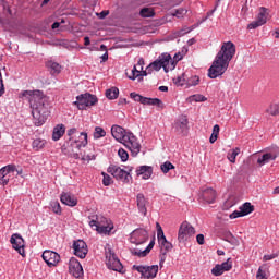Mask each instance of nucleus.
Returning <instances> with one entry per match:
<instances>
[{
  "mask_svg": "<svg viewBox=\"0 0 279 279\" xmlns=\"http://www.w3.org/2000/svg\"><path fill=\"white\" fill-rule=\"evenodd\" d=\"M21 96L25 97L29 102L35 125H37V128L45 125L49 117V104L43 92L38 89L24 90L21 93Z\"/></svg>",
  "mask_w": 279,
  "mask_h": 279,
  "instance_id": "f257e3e1",
  "label": "nucleus"
},
{
  "mask_svg": "<svg viewBox=\"0 0 279 279\" xmlns=\"http://www.w3.org/2000/svg\"><path fill=\"white\" fill-rule=\"evenodd\" d=\"M235 53L236 46H234V43H223L211 66L208 69V77H210V80H217V77H221V75L228 71L230 61L234 58Z\"/></svg>",
  "mask_w": 279,
  "mask_h": 279,
  "instance_id": "f03ea898",
  "label": "nucleus"
},
{
  "mask_svg": "<svg viewBox=\"0 0 279 279\" xmlns=\"http://www.w3.org/2000/svg\"><path fill=\"white\" fill-rule=\"evenodd\" d=\"M177 65L178 61L173 60V58H171V54L169 53L160 54L158 59L150 63V66L153 68L154 71H160V69H163L165 73L173 71Z\"/></svg>",
  "mask_w": 279,
  "mask_h": 279,
  "instance_id": "7ed1b4c3",
  "label": "nucleus"
},
{
  "mask_svg": "<svg viewBox=\"0 0 279 279\" xmlns=\"http://www.w3.org/2000/svg\"><path fill=\"white\" fill-rule=\"evenodd\" d=\"M128 170H123L121 167L117 165H110L107 169V173H110V175H113L118 182H123V184H130V181L132 180V170L133 167H126Z\"/></svg>",
  "mask_w": 279,
  "mask_h": 279,
  "instance_id": "20e7f679",
  "label": "nucleus"
},
{
  "mask_svg": "<svg viewBox=\"0 0 279 279\" xmlns=\"http://www.w3.org/2000/svg\"><path fill=\"white\" fill-rule=\"evenodd\" d=\"M98 101L99 99L95 95L85 93L76 96V100L73 105L76 106L78 110H86V108L95 106Z\"/></svg>",
  "mask_w": 279,
  "mask_h": 279,
  "instance_id": "39448f33",
  "label": "nucleus"
},
{
  "mask_svg": "<svg viewBox=\"0 0 279 279\" xmlns=\"http://www.w3.org/2000/svg\"><path fill=\"white\" fill-rule=\"evenodd\" d=\"M195 236V227L189 221H183L179 228L178 241L179 243H186Z\"/></svg>",
  "mask_w": 279,
  "mask_h": 279,
  "instance_id": "423d86ee",
  "label": "nucleus"
},
{
  "mask_svg": "<svg viewBox=\"0 0 279 279\" xmlns=\"http://www.w3.org/2000/svg\"><path fill=\"white\" fill-rule=\"evenodd\" d=\"M131 99H134V101H138L140 104H143V106H157V108H161V110L165 108V102L160 100V98H149L142 96L136 93L130 94Z\"/></svg>",
  "mask_w": 279,
  "mask_h": 279,
  "instance_id": "0eeeda50",
  "label": "nucleus"
},
{
  "mask_svg": "<svg viewBox=\"0 0 279 279\" xmlns=\"http://www.w3.org/2000/svg\"><path fill=\"white\" fill-rule=\"evenodd\" d=\"M123 145L131 150L132 156L136 157L141 154V144L134 133L128 132L126 137L123 141Z\"/></svg>",
  "mask_w": 279,
  "mask_h": 279,
  "instance_id": "6e6552de",
  "label": "nucleus"
},
{
  "mask_svg": "<svg viewBox=\"0 0 279 279\" xmlns=\"http://www.w3.org/2000/svg\"><path fill=\"white\" fill-rule=\"evenodd\" d=\"M133 269H135V271H138V274H141V278L143 279H154L156 278V276H158V265H133Z\"/></svg>",
  "mask_w": 279,
  "mask_h": 279,
  "instance_id": "1a4fd4ad",
  "label": "nucleus"
},
{
  "mask_svg": "<svg viewBox=\"0 0 279 279\" xmlns=\"http://www.w3.org/2000/svg\"><path fill=\"white\" fill-rule=\"evenodd\" d=\"M16 171V166L8 165L0 169V186H8L10 180L14 178V172Z\"/></svg>",
  "mask_w": 279,
  "mask_h": 279,
  "instance_id": "9d476101",
  "label": "nucleus"
},
{
  "mask_svg": "<svg viewBox=\"0 0 279 279\" xmlns=\"http://www.w3.org/2000/svg\"><path fill=\"white\" fill-rule=\"evenodd\" d=\"M10 243L13 250H15L20 256L25 258V240H23V236L19 233H14L11 235Z\"/></svg>",
  "mask_w": 279,
  "mask_h": 279,
  "instance_id": "9b49d317",
  "label": "nucleus"
},
{
  "mask_svg": "<svg viewBox=\"0 0 279 279\" xmlns=\"http://www.w3.org/2000/svg\"><path fill=\"white\" fill-rule=\"evenodd\" d=\"M173 128H174L177 134L186 136V134H189V118L184 114L180 116L174 121Z\"/></svg>",
  "mask_w": 279,
  "mask_h": 279,
  "instance_id": "f8f14e48",
  "label": "nucleus"
},
{
  "mask_svg": "<svg viewBox=\"0 0 279 279\" xmlns=\"http://www.w3.org/2000/svg\"><path fill=\"white\" fill-rule=\"evenodd\" d=\"M157 239L162 252L168 253L173 250V244L167 241V236H165V231H162V227L158 222H157Z\"/></svg>",
  "mask_w": 279,
  "mask_h": 279,
  "instance_id": "ddd939ff",
  "label": "nucleus"
},
{
  "mask_svg": "<svg viewBox=\"0 0 279 279\" xmlns=\"http://www.w3.org/2000/svg\"><path fill=\"white\" fill-rule=\"evenodd\" d=\"M69 141L72 151H75V149L80 151L82 147H86V145H88V133L81 132L78 140H73V137H70Z\"/></svg>",
  "mask_w": 279,
  "mask_h": 279,
  "instance_id": "4468645a",
  "label": "nucleus"
},
{
  "mask_svg": "<svg viewBox=\"0 0 279 279\" xmlns=\"http://www.w3.org/2000/svg\"><path fill=\"white\" fill-rule=\"evenodd\" d=\"M267 23V8L262 7L257 19L247 25V29H257Z\"/></svg>",
  "mask_w": 279,
  "mask_h": 279,
  "instance_id": "2eb2a0df",
  "label": "nucleus"
},
{
  "mask_svg": "<svg viewBox=\"0 0 279 279\" xmlns=\"http://www.w3.org/2000/svg\"><path fill=\"white\" fill-rule=\"evenodd\" d=\"M69 272L72 274L74 278H82L84 276V268H82V264L77 258H70Z\"/></svg>",
  "mask_w": 279,
  "mask_h": 279,
  "instance_id": "dca6fc26",
  "label": "nucleus"
},
{
  "mask_svg": "<svg viewBox=\"0 0 279 279\" xmlns=\"http://www.w3.org/2000/svg\"><path fill=\"white\" fill-rule=\"evenodd\" d=\"M132 243L135 245H143V243H147V240L149 239V233L145 229H135L132 232Z\"/></svg>",
  "mask_w": 279,
  "mask_h": 279,
  "instance_id": "f3484780",
  "label": "nucleus"
},
{
  "mask_svg": "<svg viewBox=\"0 0 279 279\" xmlns=\"http://www.w3.org/2000/svg\"><path fill=\"white\" fill-rule=\"evenodd\" d=\"M251 213H254V206L252 203L246 202L240 206V210L233 211L229 217L230 219H239V217H246V215H251Z\"/></svg>",
  "mask_w": 279,
  "mask_h": 279,
  "instance_id": "a211bd4d",
  "label": "nucleus"
},
{
  "mask_svg": "<svg viewBox=\"0 0 279 279\" xmlns=\"http://www.w3.org/2000/svg\"><path fill=\"white\" fill-rule=\"evenodd\" d=\"M73 250L74 254L78 258H86V255L88 254V245L84 240H76L73 242Z\"/></svg>",
  "mask_w": 279,
  "mask_h": 279,
  "instance_id": "6ab92c4d",
  "label": "nucleus"
},
{
  "mask_svg": "<svg viewBox=\"0 0 279 279\" xmlns=\"http://www.w3.org/2000/svg\"><path fill=\"white\" fill-rule=\"evenodd\" d=\"M41 256L48 267H56L60 263V254L57 252L45 251Z\"/></svg>",
  "mask_w": 279,
  "mask_h": 279,
  "instance_id": "aec40b11",
  "label": "nucleus"
},
{
  "mask_svg": "<svg viewBox=\"0 0 279 279\" xmlns=\"http://www.w3.org/2000/svg\"><path fill=\"white\" fill-rule=\"evenodd\" d=\"M111 136L118 141V143H123L125 138H128V132H125V129L119 125H113L111 128Z\"/></svg>",
  "mask_w": 279,
  "mask_h": 279,
  "instance_id": "412c9836",
  "label": "nucleus"
},
{
  "mask_svg": "<svg viewBox=\"0 0 279 279\" xmlns=\"http://www.w3.org/2000/svg\"><path fill=\"white\" fill-rule=\"evenodd\" d=\"M201 197L206 204H215L217 199V192L213 187H207L202 191Z\"/></svg>",
  "mask_w": 279,
  "mask_h": 279,
  "instance_id": "4be33fe9",
  "label": "nucleus"
},
{
  "mask_svg": "<svg viewBox=\"0 0 279 279\" xmlns=\"http://www.w3.org/2000/svg\"><path fill=\"white\" fill-rule=\"evenodd\" d=\"M154 173L151 166H140L136 169V175H142L143 180H149Z\"/></svg>",
  "mask_w": 279,
  "mask_h": 279,
  "instance_id": "5701e85b",
  "label": "nucleus"
},
{
  "mask_svg": "<svg viewBox=\"0 0 279 279\" xmlns=\"http://www.w3.org/2000/svg\"><path fill=\"white\" fill-rule=\"evenodd\" d=\"M136 202L138 211L145 217V215H147V198H145L143 193H140L136 196Z\"/></svg>",
  "mask_w": 279,
  "mask_h": 279,
  "instance_id": "b1692460",
  "label": "nucleus"
},
{
  "mask_svg": "<svg viewBox=\"0 0 279 279\" xmlns=\"http://www.w3.org/2000/svg\"><path fill=\"white\" fill-rule=\"evenodd\" d=\"M60 199L65 206H77V198L73 196L71 193L63 192L61 194Z\"/></svg>",
  "mask_w": 279,
  "mask_h": 279,
  "instance_id": "393cba45",
  "label": "nucleus"
},
{
  "mask_svg": "<svg viewBox=\"0 0 279 279\" xmlns=\"http://www.w3.org/2000/svg\"><path fill=\"white\" fill-rule=\"evenodd\" d=\"M46 68L52 75H60V73H62V65L56 61H47Z\"/></svg>",
  "mask_w": 279,
  "mask_h": 279,
  "instance_id": "a878e982",
  "label": "nucleus"
},
{
  "mask_svg": "<svg viewBox=\"0 0 279 279\" xmlns=\"http://www.w3.org/2000/svg\"><path fill=\"white\" fill-rule=\"evenodd\" d=\"M277 158L278 155L276 153H266L257 159V163L259 165V167H263L265 165H268V162H271V160H276Z\"/></svg>",
  "mask_w": 279,
  "mask_h": 279,
  "instance_id": "bb28decb",
  "label": "nucleus"
},
{
  "mask_svg": "<svg viewBox=\"0 0 279 279\" xmlns=\"http://www.w3.org/2000/svg\"><path fill=\"white\" fill-rule=\"evenodd\" d=\"M65 132L66 126H64V124H57L52 131V141H60L64 136Z\"/></svg>",
  "mask_w": 279,
  "mask_h": 279,
  "instance_id": "cd10ccee",
  "label": "nucleus"
},
{
  "mask_svg": "<svg viewBox=\"0 0 279 279\" xmlns=\"http://www.w3.org/2000/svg\"><path fill=\"white\" fill-rule=\"evenodd\" d=\"M108 269H112V271H119L121 272L123 270V264H121V260H119V257H114L112 259H109L106 263Z\"/></svg>",
  "mask_w": 279,
  "mask_h": 279,
  "instance_id": "c85d7f7f",
  "label": "nucleus"
},
{
  "mask_svg": "<svg viewBox=\"0 0 279 279\" xmlns=\"http://www.w3.org/2000/svg\"><path fill=\"white\" fill-rule=\"evenodd\" d=\"M193 29H195V25H192L190 27H183L179 31H174L172 34L174 38H182V36H185V34H191Z\"/></svg>",
  "mask_w": 279,
  "mask_h": 279,
  "instance_id": "c756f323",
  "label": "nucleus"
},
{
  "mask_svg": "<svg viewBox=\"0 0 279 279\" xmlns=\"http://www.w3.org/2000/svg\"><path fill=\"white\" fill-rule=\"evenodd\" d=\"M45 145H47V141L41 138H36L32 143V147L35 151H40V149H44Z\"/></svg>",
  "mask_w": 279,
  "mask_h": 279,
  "instance_id": "7c9ffc66",
  "label": "nucleus"
},
{
  "mask_svg": "<svg viewBox=\"0 0 279 279\" xmlns=\"http://www.w3.org/2000/svg\"><path fill=\"white\" fill-rule=\"evenodd\" d=\"M140 15L142 16V19H151L156 15V13L154 12V9H151V8H143L140 11Z\"/></svg>",
  "mask_w": 279,
  "mask_h": 279,
  "instance_id": "2f4dec72",
  "label": "nucleus"
},
{
  "mask_svg": "<svg viewBox=\"0 0 279 279\" xmlns=\"http://www.w3.org/2000/svg\"><path fill=\"white\" fill-rule=\"evenodd\" d=\"M241 154V148L236 147L234 149L229 150L227 154L228 160H230L232 163L236 162V156Z\"/></svg>",
  "mask_w": 279,
  "mask_h": 279,
  "instance_id": "473e14b6",
  "label": "nucleus"
},
{
  "mask_svg": "<svg viewBox=\"0 0 279 279\" xmlns=\"http://www.w3.org/2000/svg\"><path fill=\"white\" fill-rule=\"evenodd\" d=\"M106 97L107 99H117L119 97V88L117 87H111L106 90Z\"/></svg>",
  "mask_w": 279,
  "mask_h": 279,
  "instance_id": "72a5a7b5",
  "label": "nucleus"
},
{
  "mask_svg": "<svg viewBox=\"0 0 279 279\" xmlns=\"http://www.w3.org/2000/svg\"><path fill=\"white\" fill-rule=\"evenodd\" d=\"M93 136L96 141L104 138V136H106V130H104L101 126H96Z\"/></svg>",
  "mask_w": 279,
  "mask_h": 279,
  "instance_id": "f704fd0d",
  "label": "nucleus"
},
{
  "mask_svg": "<svg viewBox=\"0 0 279 279\" xmlns=\"http://www.w3.org/2000/svg\"><path fill=\"white\" fill-rule=\"evenodd\" d=\"M197 84H199V76L194 75V76H189V74H186V85L187 86H197Z\"/></svg>",
  "mask_w": 279,
  "mask_h": 279,
  "instance_id": "c9c22d12",
  "label": "nucleus"
},
{
  "mask_svg": "<svg viewBox=\"0 0 279 279\" xmlns=\"http://www.w3.org/2000/svg\"><path fill=\"white\" fill-rule=\"evenodd\" d=\"M160 169L162 173H169L171 170L175 169V166L171 163V161H165L161 166Z\"/></svg>",
  "mask_w": 279,
  "mask_h": 279,
  "instance_id": "e433bc0d",
  "label": "nucleus"
},
{
  "mask_svg": "<svg viewBox=\"0 0 279 279\" xmlns=\"http://www.w3.org/2000/svg\"><path fill=\"white\" fill-rule=\"evenodd\" d=\"M50 206L52 208V211H54L56 215H62V207L60 206V202L52 201L50 203Z\"/></svg>",
  "mask_w": 279,
  "mask_h": 279,
  "instance_id": "4c0bfd02",
  "label": "nucleus"
},
{
  "mask_svg": "<svg viewBox=\"0 0 279 279\" xmlns=\"http://www.w3.org/2000/svg\"><path fill=\"white\" fill-rule=\"evenodd\" d=\"M175 86H184L186 84V73H183L181 76H178L173 80Z\"/></svg>",
  "mask_w": 279,
  "mask_h": 279,
  "instance_id": "58836bf2",
  "label": "nucleus"
},
{
  "mask_svg": "<svg viewBox=\"0 0 279 279\" xmlns=\"http://www.w3.org/2000/svg\"><path fill=\"white\" fill-rule=\"evenodd\" d=\"M267 112H269L271 117H277V114H279V104L270 105V107L267 109Z\"/></svg>",
  "mask_w": 279,
  "mask_h": 279,
  "instance_id": "ea45409f",
  "label": "nucleus"
},
{
  "mask_svg": "<svg viewBox=\"0 0 279 279\" xmlns=\"http://www.w3.org/2000/svg\"><path fill=\"white\" fill-rule=\"evenodd\" d=\"M223 272H225V270H223V268L221 267V265H216L213 269H211V274H213V276H223Z\"/></svg>",
  "mask_w": 279,
  "mask_h": 279,
  "instance_id": "a19ab883",
  "label": "nucleus"
},
{
  "mask_svg": "<svg viewBox=\"0 0 279 279\" xmlns=\"http://www.w3.org/2000/svg\"><path fill=\"white\" fill-rule=\"evenodd\" d=\"M118 156L121 158L122 162H128V159L130 158V155L123 148L118 150Z\"/></svg>",
  "mask_w": 279,
  "mask_h": 279,
  "instance_id": "79ce46f5",
  "label": "nucleus"
},
{
  "mask_svg": "<svg viewBox=\"0 0 279 279\" xmlns=\"http://www.w3.org/2000/svg\"><path fill=\"white\" fill-rule=\"evenodd\" d=\"M187 12L189 11L186 9L180 8V9H177L172 15L177 16V19H184V16Z\"/></svg>",
  "mask_w": 279,
  "mask_h": 279,
  "instance_id": "37998d69",
  "label": "nucleus"
},
{
  "mask_svg": "<svg viewBox=\"0 0 279 279\" xmlns=\"http://www.w3.org/2000/svg\"><path fill=\"white\" fill-rule=\"evenodd\" d=\"M220 267L222 268V271H230V269H232V259L228 258L225 263L220 265Z\"/></svg>",
  "mask_w": 279,
  "mask_h": 279,
  "instance_id": "c03bdc74",
  "label": "nucleus"
},
{
  "mask_svg": "<svg viewBox=\"0 0 279 279\" xmlns=\"http://www.w3.org/2000/svg\"><path fill=\"white\" fill-rule=\"evenodd\" d=\"M96 230L100 234H108L110 232V230H112V228H110L109 226L98 225Z\"/></svg>",
  "mask_w": 279,
  "mask_h": 279,
  "instance_id": "a18cd8bd",
  "label": "nucleus"
},
{
  "mask_svg": "<svg viewBox=\"0 0 279 279\" xmlns=\"http://www.w3.org/2000/svg\"><path fill=\"white\" fill-rule=\"evenodd\" d=\"M256 279H267V270L263 267H259L256 274Z\"/></svg>",
  "mask_w": 279,
  "mask_h": 279,
  "instance_id": "49530a36",
  "label": "nucleus"
},
{
  "mask_svg": "<svg viewBox=\"0 0 279 279\" xmlns=\"http://www.w3.org/2000/svg\"><path fill=\"white\" fill-rule=\"evenodd\" d=\"M131 254L133 256H138L140 258H145V256H147L148 253L146 250H144V251L133 250V251H131Z\"/></svg>",
  "mask_w": 279,
  "mask_h": 279,
  "instance_id": "de8ad7c7",
  "label": "nucleus"
},
{
  "mask_svg": "<svg viewBox=\"0 0 279 279\" xmlns=\"http://www.w3.org/2000/svg\"><path fill=\"white\" fill-rule=\"evenodd\" d=\"M102 177H104V179H102L104 186H110V184H112V178L109 177V174L105 173V172H102Z\"/></svg>",
  "mask_w": 279,
  "mask_h": 279,
  "instance_id": "09e8293b",
  "label": "nucleus"
},
{
  "mask_svg": "<svg viewBox=\"0 0 279 279\" xmlns=\"http://www.w3.org/2000/svg\"><path fill=\"white\" fill-rule=\"evenodd\" d=\"M132 75L131 76H129V80H136V77H141V71H138L137 69H136V65H134L133 66V69H132Z\"/></svg>",
  "mask_w": 279,
  "mask_h": 279,
  "instance_id": "8fccbe9b",
  "label": "nucleus"
},
{
  "mask_svg": "<svg viewBox=\"0 0 279 279\" xmlns=\"http://www.w3.org/2000/svg\"><path fill=\"white\" fill-rule=\"evenodd\" d=\"M159 267H165V262L167 260V252L165 251H160V255H159Z\"/></svg>",
  "mask_w": 279,
  "mask_h": 279,
  "instance_id": "3c124183",
  "label": "nucleus"
},
{
  "mask_svg": "<svg viewBox=\"0 0 279 279\" xmlns=\"http://www.w3.org/2000/svg\"><path fill=\"white\" fill-rule=\"evenodd\" d=\"M112 258H117V254H114L111 248L106 250L107 262L112 260Z\"/></svg>",
  "mask_w": 279,
  "mask_h": 279,
  "instance_id": "603ef678",
  "label": "nucleus"
},
{
  "mask_svg": "<svg viewBox=\"0 0 279 279\" xmlns=\"http://www.w3.org/2000/svg\"><path fill=\"white\" fill-rule=\"evenodd\" d=\"M192 101H206V98L203 95H193L191 96Z\"/></svg>",
  "mask_w": 279,
  "mask_h": 279,
  "instance_id": "864d4df0",
  "label": "nucleus"
},
{
  "mask_svg": "<svg viewBox=\"0 0 279 279\" xmlns=\"http://www.w3.org/2000/svg\"><path fill=\"white\" fill-rule=\"evenodd\" d=\"M108 14H110V11L104 10L100 13H97V16H98V19L104 20V19H106V16H108Z\"/></svg>",
  "mask_w": 279,
  "mask_h": 279,
  "instance_id": "5fc2aeb1",
  "label": "nucleus"
},
{
  "mask_svg": "<svg viewBox=\"0 0 279 279\" xmlns=\"http://www.w3.org/2000/svg\"><path fill=\"white\" fill-rule=\"evenodd\" d=\"M196 241H197V243H198V245H204V243H205V240H204V234H197L196 235Z\"/></svg>",
  "mask_w": 279,
  "mask_h": 279,
  "instance_id": "6e6d98bb",
  "label": "nucleus"
},
{
  "mask_svg": "<svg viewBox=\"0 0 279 279\" xmlns=\"http://www.w3.org/2000/svg\"><path fill=\"white\" fill-rule=\"evenodd\" d=\"M154 245H156V241L151 240L148 246L145 248L148 254L151 252V250H154Z\"/></svg>",
  "mask_w": 279,
  "mask_h": 279,
  "instance_id": "4d7b16f0",
  "label": "nucleus"
},
{
  "mask_svg": "<svg viewBox=\"0 0 279 279\" xmlns=\"http://www.w3.org/2000/svg\"><path fill=\"white\" fill-rule=\"evenodd\" d=\"M219 130H220L219 124L214 125L211 134L214 136H219Z\"/></svg>",
  "mask_w": 279,
  "mask_h": 279,
  "instance_id": "13d9d810",
  "label": "nucleus"
},
{
  "mask_svg": "<svg viewBox=\"0 0 279 279\" xmlns=\"http://www.w3.org/2000/svg\"><path fill=\"white\" fill-rule=\"evenodd\" d=\"M228 243H234L235 239L230 232L226 235Z\"/></svg>",
  "mask_w": 279,
  "mask_h": 279,
  "instance_id": "bf43d9fd",
  "label": "nucleus"
},
{
  "mask_svg": "<svg viewBox=\"0 0 279 279\" xmlns=\"http://www.w3.org/2000/svg\"><path fill=\"white\" fill-rule=\"evenodd\" d=\"M100 63L104 64V62H108V51H106L101 57Z\"/></svg>",
  "mask_w": 279,
  "mask_h": 279,
  "instance_id": "052dcab7",
  "label": "nucleus"
},
{
  "mask_svg": "<svg viewBox=\"0 0 279 279\" xmlns=\"http://www.w3.org/2000/svg\"><path fill=\"white\" fill-rule=\"evenodd\" d=\"M77 132L76 128H72L70 130H68V136H70V138L73 136V134H75Z\"/></svg>",
  "mask_w": 279,
  "mask_h": 279,
  "instance_id": "680f3d73",
  "label": "nucleus"
},
{
  "mask_svg": "<svg viewBox=\"0 0 279 279\" xmlns=\"http://www.w3.org/2000/svg\"><path fill=\"white\" fill-rule=\"evenodd\" d=\"M274 258H276L275 254L264 255V260H274Z\"/></svg>",
  "mask_w": 279,
  "mask_h": 279,
  "instance_id": "e2e57ef3",
  "label": "nucleus"
},
{
  "mask_svg": "<svg viewBox=\"0 0 279 279\" xmlns=\"http://www.w3.org/2000/svg\"><path fill=\"white\" fill-rule=\"evenodd\" d=\"M217 138H219V136H217V135H210V137H209V143H216L217 142Z\"/></svg>",
  "mask_w": 279,
  "mask_h": 279,
  "instance_id": "0e129e2a",
  "label": "nucleus"
},
{
  "mask_svg": "<svg viewBox=\"0 0 279 279\" xmlns=\"http://www.w3.org/2000/svg\"><path fill=\"white\" fill-rule=\"evenodd\" d=\"M89 226H90V228H96V230H97V226H99V223L96 220H90Z\"/></svg>",
  "mask_w": 279,
  "mask_h": 279,
  "instance_id": "69168bd1",
  "label": "nucleus"
},
{
  "mask_svg": "<svg viewBox=\"0 0 279 279\" xmlns=\"http://www.w3.org/2000/svg\"><path fill=\"white\" fill-rule=\"evenodd\" d=\"M84 45L85 47H88V45H90V37L88 36L84 37Z\"/></svg>",
  "mask_w": 279,
  "mask_h": 279,
  "instance_id": "338daca9",
  "label": "nucleus"
},
{
  "mask_svg": "<svg viewBox=\"0 0 279 279\" xmlns=\"http://www.w3.org/2000/svg\"><path fill=\"white\" fill-rule=\"evenodd\" d=\"M51 27L52 29H58V27H60V22H54Z\"/></svg>",
  "mask_w": 279,
  "mask_h": 279,
  "instance_id": "774afa93",
  "label": "nucleus"
}]
</instances>
